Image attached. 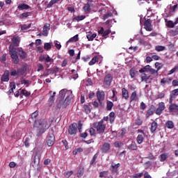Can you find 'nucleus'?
I'll return each instance as SVG.
<instances>
[{"mask_svg": "<svg viewBox=\"0 0 178 178\" xmlns=\"http://www.w3.org/2000/svg\"><path fill=\"white\" fill-rule=\"evenodd\" d=\"M29 16H31V13L30 12H25L20 15V19H24V17H29Z\"/></svg>", "mask_w": 178, "mask_h": 178, "instance_id": "obj_40", "label": "nucleus"}, {"mask_svg": "<svg viewBox=\"0 0 178 178\" xmlns=\"http://www.w3.org/2000/svg\"><path fill=\"white\" fill-rule=\"evenodd\" d=\"M33 166L37 173H40V172H41L42 170V165H41L40 163L33 165Z\"/></svg>", "mask_w": 178, "mask_h": 178, "instance_id": "obj_26", "label": "nucleus"}, {"mask_svg": "<svg viewBox=\"0 0 178 178\" xmlns=\"http://www.w3.org/2000/svg\"><path fill=\"white\" fill-rule=\"evenodd\" d=\"M76 133H77V124L76 123L71 124L68 128V134H70V136H73L76 134Z\"/></svg>", "mask_w": 178, "mask_h": 178, "instance_id": "obj_9", "label": "nucleus"}, {"mask_svg": "<svg viewBox=\"0 0 178 178\" xmlns=\"http://www.w3.org/2000/svg\"><path fill=\"white\" fill-rule=\"evenodd\" d=\"M31 27V24H23L21 26L22 30H29V29H30Z\"/></svg>", "mask_w": 178, "mask_h": 178, "instance_id": "obj_53", "label": "nucleus"}, {"mask_svg": "<svg viewBox=\"0 0 178 178\" xmlns=\"http://www.w3.org/2000/svg\"><path fill=\"white\" fill-rule=\"evenodd\" d=\"M165 49H166V47H165V46H156L155 47V51H156L157 52H162V51H165Z\"/></svg>", "mask_w": 178, "mask_h": 178, "instance_id": "obj_39", "label": "nucleus"}, {"mask_svg": "<svg viewBox=\"0 0 178 178\" xmlns=\"http://www.w3.org/2000/svg\"><path fill=\"white\" fill-rule=\"evenodd\" d=\"M91 2H92V0H88V3L85 4L84 6L83 7V9L84 12H86V13L88 12H91V5H90Z\"/></svg>", "mask_w": 178, "mask_h": 178, "instance_id": "obj_16", "label": "nucleus"}, {"mask_svg": "<svg viewBox=\"0 0 178 178\" xmlns=\"http://www.w3.org/2000/svg\"><path fill=\"white\" fill-rule=\"evenodd\" d=\"M66 94L67 95H69V90L67 89H63L60 91V95L61 98H65V97H66Z\"/></svg>", "mask_w": 178, "mask_h": 178, "instance_id": "obj_31", "label": "nucleus"}, {"mask_svg": "<svg viewBox=\"0 0 178 178\" xmlns=\"http://www.w3.org/2000/svg\"><path fill=\"white\" fill-rule=\"evenodd\" d=\"M70 42H77L79 41V35H75L69 40Z\"/></svg>", "mask_w": 178, "mask_h": 178, "instance_id": "obj_45", "label": "nucleus"}, {"mask_svg": "<svg viewBox=\"0 0 178 178\" xmlns=\"http://www.w3.org/2000/svg\"><path fill=\"white\" fill-rule=\"evenodd\" d=\"M165 127H167V129H173V127H175V124L173 123V121H167L165 122Z\"/></svg>", "mask_w": 178, "mask_h": 178, "instance_id": "obj_32", "label": "nucleus"}, {"mask_svg": "<svg viewBox=\"0 0 178 178\" xmlns=\"http://www.w3.org/2000/svg\"><path fill=\"white\" fill-rule=\"evenodd\" d=\"M96 95L99 106H102V102L105 99V92L98 90Z\"/></svg>", "mask_w": 178, "mask_h": 178, "instance_id": "obj_7", "label": "nucleus"}, {"mask_svg": "<svg viewBox=\"0 0 178 178\" xmlns=\"http://www.w3.org/2000/svg\"><path fill=\"white\" fill-rule=\"evenodd\" d=\"M177 70H178V65H175L174 67V68H172L171 70L169 71L168 74H173V73H175V72H176Z\"/></svg>", "mask_w": 178, "mask_h": 178, "instance_id": "obj_54", "label": "nucleus"}, {"mask_svg": "<svg viewBox=\"0 0 178 178\" xmlns=\"http://www.w3.org/2000/svg\"><path fill=\"white\" fill-rule=\"evenodd\" d=\"M59 1L60 0H51L49 3L47 4V8H52V6H54L55 3H57V2H59Z\"/></svg>", "mask_w": 178, "mask_h": 178, "instance_id": "obj_38", "label": "nucleus"}, {"mask_svg": "<svg viewBox=\"0 0 178 178\" xmlns=\"http://www.w3.org/2000/svg\"><path fill=\"white\" fill-rule=\"evenodd\" d=\"M92 105L93 106V107L97 109L99 106V103H98V102L97 101H94L92 103Z\"/></svg>", "mask_w": 178, "mask_h": 178, "instance_id": "obj_62", "label": "nucleus"}, {"mask_svg": "<svg viewBox=\"0 0 178 178\" xmlns=\"http://www.w3.org/2000/svg\"><path fill=\"white\" fill-rule=\"evenodd\" d=\"M113 16V14L112 13H108L107 14H105L103 17V20H106V19H109V17H112Z\"/></svg>", "mask_w": 178, "mask_h": 178, "instance_id": "obj_52", "label": "nucleus"}, {"mask_svg": "<svg viewBox=\"0 0 178 178\" xmlns=\"http://www.w3.org/2000/svg\"><path fill=\"white\" fill-rule=\"evenodd\" d=\"M86 19V15H78L72 18V22H81V20H84Z\"/></svg>", "mask_w": 178, "mask_h": 178, "instance_id": "obj_23", "label": "nucleus"}, {"mask_svg": "<svg viewBox=\"0 0 178 178\" xmlns=\"http://www.w3.org/2000/svg\"><path fill=\"white\" fill-rule=\"evenodd\" d=\"M54 133V129H51L46 138V144L48 147H52L55 144V134Z\"/></svg>", "mask_w": 178, "mask_h": 178, "instance_id": "obj_5", "label": "nucleus"}, {"mask_svg": "<svg viewBox=\"0 0 178 178\" xmlns=\"http://www.w3.org/2000/svg\"><path fill=\"white\" fill-rule=\"evenodd\" d=\"M19 42H20V39H19V38L17 37H14L11 40V43L9 46V54L15 65H19V62H20V59H19V56H17L16 55V50L17 49V48L15 47H19Z\"/></svg>", "mask_w": 178, "mask_h": 178, "instance_id": "obj_2", "label": "nucleus"}, {"mask_svg": "<svg viewBox=\"0 0 178 178\" xmlns=\"http://www.w3.org/2000/svg\"><path fill=\"white\" fill-rule=\"evenodd\" d=\"M51 73H52L51 68L46 70V72L42 76H43L44 77H47V76H49V74H51Z\"/></svg>", "mask_w": 178, "mask_h": 178, "instance_id": "obj_50", "label": "nucleus"}, {"mask_svg": "<svg viewBox=\"0 0 178 178\" xmlns=\"http://www.w3.org/2000/svg\"><path fill=\"white\" fill-rule=\"evenodd\" d=\"M31 7H30L29 4H26L25 3H21L17 6L18 10H27L29 9H31Z\"/></svg>", "mask_w": 178, "mask_h": 178, "instance_id": "obj_17", "label": "nucleus"}, {"mask_svg": "<svg viewBox=\"0 0 178 178\" xmlns=\"http://www.w3.org/2000/svg\"><path fill=\"white\" fill-rule=\"evenodd\" d=\"M97 158H98V154H95L92 160L90 161V165H94L95 161H97Z\"/></svg>", "mask_w": 178, "mask_h": 178, "instance_id": "obj_55", "label": "nucleus"}, {"mask_svg": "<svg viewBox=\"0 0 178 178\" xmlns=\"http://www.w3.org/2000/svg\"><path fill=\"white\" fill-rule=\"evenodd\" d=\"M130 99H131V102H133V101H137L138 97H137V91H134L131 96H130Z\"/></svg>", "mask_w": 178, "mask_h": 178, "instance_id": "obj_29", "label": "nucleus"}, {"mask_svg": "<svg viewBox=\"0 0 178 178\" xmlns=\"http://www.w3.org/2000/svg\"><path fill=\"white\" fill-rule=\"evenodd\" d=\"M170 112H178V105L176 104H171L169 106Z\"/></svg>", "mask_w": 178, "mask_h": 178, "instance_id": "obj_22", "label": "nucleus"}, {"mask_svg": "<svg viewBox=\"0 0 178 178\" xmlns=\"http://www.w3.org/2000/svg\"><path fill=\"white\" fill-rule=\"evenodd\" d=\"M23 95H24L25 97H30V95H31V93L27 91L26 89H22L20 93V98H23Z\"/></svg>", "mask_w": 178, "mask_h": 178, "instance_id": "obj_24", "label": "nucleus"}, {"mask_svg": "<svg viewBox=\"0 0 178 178\" xmlns=\"http://www.w3.org/2000/svg\"><path fill=\"white\" fill-rule=\"evenodd\" d=\"M54 101H55V97L51 95L48 100V102L50 103L49 106H52V104H54Z\"/></svg>", "mask_w": 178, "mask_h": 178, "instance_id": "obj_57", "label": "nucleus"}, {"mask_svg": "<svg viewBox=\"0 0 178 178\" xmlns=\"http://www.w3.org/2000/svg\"><path fill=\"white\" fill-rule=\"evenodd\" d=\"M124 144L121 141H115L114 143V146L115 148H120L121 147H123Z\"/></svg>", "mask_w": 178, "mask_h": 178, "instance_id": "obj_44", "label": "nucleus"}, {"mask_svg": "<svg viewBox=\"0 0 178 178\" xmlns=\"http://www.w3.org/2000/svg\"><path fill=\"white\" fill-rule=\"evenodd\" d=\"M10 89L8 92V95H10V94H13V90H16V85L13 83H10Z\"/></svg>", "mask_w": 178, "mask_h": 178, "instance_id": "obj_33", "label": "nucleus"}, {"mask_svg": "<svg viewBox=\"0 0 178 178\" xmlns=\"http://www.w3.org/2000/svg\"><path fill=\"white\" fill-rule=\"evenodd\" d=\"M169 158V154L168 153H163L160 156V162H165L166 159Z\"/></svg>", "mask_w": 178, "mask_h": 178, "instance_id": "obj_27", "label": "nucleus"}, {"mask_svg": "<svg viewBox=\"0 0 178 178\" xmlns=\"http://www.w3.org/2000/svg\"><path fill=\"white\" fill-rule=\"evenodd\" d=\"M171 93L172 94V95H174V97H177V95H178V88L172 90Z\"/></svg>", "mask_w": 178, "mask_h": 178, "instance_id": "obj_63", "label": "nucleus"}, {"mask_svg": "<svg viewBox=\"0 0 178 178\" xmlns=\"http://www.w3.org/2000/svg\"><path fill=\"white\" fill-rule=\"evenodd\" d=\"M169 81H172V79H168V78H163L161 80V86H165V84H166V83H169Z\"/></svg>", "mask_w": 178, "mask_h": 178, "instance_id": "obj_41", "label": "nucleus"}, {"mask_svg": "<svg viewBox=\"0 0 178 178\" xmlns=\"http://www.w3.org/2000/svg\"><path fill=\"white\" fill-rule=\"evenodd\" d=\"M127 148L129 149V151H137V149H138L137 143H136V142L134 140L131 141L130 145L127 146Z\"/></svg>", "mask_w": 178, "mask_h": 178, "instance_id": "obj_15", "label": "nucleus"}, {"mask_svg": "<svg viewBox=\"0 0 178 178\" xmlns=\"http://www.w3.org/2000/svg\"><path fill=\"white\" fill-rule=\"evenodd\" d=\"M136 141L138 144H143V141H144V136L141 134L138 135L136 137Z\"/></svg>", "mask_w": 178, "mask_h": 178, "instance_id": "obj_34", "label": "nucleus"}, {"mask_svg": "<svg viewBox=\"0 0 178 178\" xmlns=\"http://www.w3.org/2000/svg\"><path fill=\"white\" fill-rule=\"evenodd\" d=\"M115 112H111L109 113V120H110V123L112 124V123H113V122H115Z\"/></svg>", "mask_w": 178, "mask_h": 178, "instance_id": "obj_36", "label": "nucleus"}, {"mask_svg": "<svg viewBox=\"0 0 178 178\" xmlns=\"http://www.w3.org/2000/svg\"><path fill=\"white\" fill-rule=\"evenodd\" d=\"M112 80H113V76L112 75V74H108L107 75H106L104 80V86H107V87H109L112 83Z\"/></svg>", "mask_w": 178, "mask_h": 178, "instance_id": "obj_10", "label": "nucleus"}, {"mask_svg": "<svg viewBox=\"0 0 178 178\" xmlns=\"http://www.w3.org/2000/svg\"><path fill=\"white\" fill-rule=\"evenodd\" d=\"M21 84H25L26 87H29L30 86V83L29 82V80L24 79L21 81Z\"/></svg>", "mask_w": 178, "mask_h": 178, "instance_id": "obj_61", "label": "nucleus"}, {"mask_svg": "<svg viewBox=\"0 0 178 178\" xmlns=\"http://www.w3.org/2000/svg\"><path fill=\"white\" fill-rule=\"evenodd\" d=\"M72 175H73V170L67 171V172H64V174H63L64 177L66 178L70 177L72 176Z\"/></svg>", "mask_w": 178, "mask_h": 178, "instance_id": "obj_47", "label": "nucleus"}, {"mask_svg": "<svg viewBox=\"0 0 178 178\" xmlns=\"http://www.w3.org/2000/svg\"><path fill=\"white\" fill-rule=\"evenodd\" d=\"M72 99H73V92L72 90L68 91V95H67L65 99L64 100L63 104L60 106V104H58V108L60 109V108H63V109H65V108H67L68 105H70V102L72 101Z\"/></svg>", "mask_w": 178, "mask_h": 178, "instance_id": "obj_4", "label": "nucleus"}, {"mask_svg": "<svg viewBox=\"0 0 178 178\" xmlns=\"http://www.w3.org/2000/svg\"><path fill=\"white\" fill-rule=\"evenodd\" d=\"M9 70L5 71L3 76L1 78V81H8L9 80Z\"/></svg>", "mask_w": 178, "mask_h": 178, "instance_id": "obj_18", "label": "nucleus"}, {"mask_svg": "<svg viewBox=\"0 0 178 178\" xmlns=\"http://www.w3.org/2000/svg\"><path fill=\"white\" fill-rule=\"evenodd\" d=\"M40 164V157H37V156H35L33 158V165H38Z\"/></svg>", "mask_w": 178, "mask_h": 178, "instance_id": "obj_51", "label": "nucleus"}, {"mask_svg": "<svg viewBox=\"0 0 178 178\" xmlns=\"http://www.w3.org/2000/svg\"><path fill=\"white\" fill-rule=\"evenodd\" d=\"M122 96L124 99H129V90L126 88L122 89Z\"/></svg>", "mask_w": 178, "mask_h": 178, "instance_id": "obj_19", "label": "nucleus"}, {"mask_svg": "<svg viewBox=\"0 0 178 178\" xmlns=\"http://www.w3.org/2000/svg\"><path fill=\"white\" fill-rule=\"evenodd\" d=\"M19 56L20 58H22V59H26V58H27V53H26L24 51H23V49L22 47H18L16 49V55L17 56Z\"/></svg>", "mask_w": 178, "mask_h": 178, "instance_id": "obj_11", "label": "nucleus"}, {"mask_svg": "<svg viewBox=\"0 0 178 178\" xmlns=\"http://www.w3.org/2000/svg\"><path fill=\"white\" fill-rule=\"evenodd\" d=\"M143 175H144V173H143V172L136 173V174L133 175V177H134V178H141V177H143Z\"/></svg>", "mask_w": 178, "mask_h": 178, "instance_id": "obj_58", "label": "nucleus"}, {"mask_svg": "<svg viewBox=\"0 0 178 178\" xmlns=\"http://www.w3.org/2000/svg\"><path fill=\"white\" fill-rule=\"evenodd\" d=\"M113 108V102L111 101L107 100L106 101V111H112Z\"/></svg>", "mask_w": 178, "mask_h": 178, "instance_id": "obj_28", "label": "nucleus"}, {"mask_svg": "<svg viewBox=\"0 0 178 178\" xmlns=\"http://www.w3.org/2000/svg\"><path fill=\"white\" fill-rule=\"evenodd\" d=\"M37 116H38V111H35L31 114V119L35 122L34 127L36 129V136L40 137V136L44 134L49 128L51 127V123H48V121L45 119H40L37 120Z\"/></svg>", "mask_w": 178, "mask_h": 178, "instance_id": "obj_1", "label": "nucleus"}, {"mask_svg": "<svg viewBox=\"0 0 178 178\" xmlns=\"http://www.w3.org/2000/svg\"><path fill=\"white\" fill-rule=\"evenodd\" d=\"M109 149H111V143H104L101 147V151L103 154H108Z\"/></svg>", "mask_w": 178, "mask_h": 178, "instance_id": "obj_13", "label": "nucleus"}, {"mask_svg": "<svg viewBox=\"0 0 178 178\" xmlns=\"http://www.w3.org/2000/svg\"><path fill=\"white\" fill-rule=\"evenodd\" d=\"M51 48H52V46L51 45V43L49 42H46L44 43V49L46 50V51H49L51 49Z\"/></svg>", "mask_w": 178, "mask_h": 178, "instance_id": "obj_46", "label": "nucleus"}, {"mask_svg": "<svg viewBox=\"0 0 178 178\" xmlns=\"http://www.w3.org/2000/svg\"><path fill=\"white\" fill-rule=\"evenodd\" d=\"M156 111V108L154 105H151L150 108L147 111L146 114H145V118L146 119H148L149 116H152L154 113H155Z\"/></svg>", "mask_w": 178, "mask_h": 178, "instance_id": "obj_12", "label": "nucleus"}, {"mask_svg": "<svg viewBox=\"0 0 178 178\" xmlns=\"http://www.w3.org/2000/svg\"><path fill=\"white\" fill-rule=\"evenodd\" d=\"M93 127L96 129L97 134H104L106 129V124H104V120H101L98 122H94Z\"/></svg>", "mask_w": 178, "mask_h": 178, "instance_id": "obj_3", "label": "nucleus"}, {"mask_svg": "<svg viewBox=\"0 0 178 178\" xmlns=\"http://www.w3.org/2000/svg\"><path fill=\"white\" fill-rule=\"evenodd\" d=\"M175 26H176V24H175V22H173V21H168L167 22V27H168V29H173V27H175Z\"/></svg>", "mask_w": 178, "mask_h": 178, "instance_id": "obj_43", "label": "nucleus"}, {"mask_svg": "<svg viewBox=\"0 0 178 178\" xmlns=\"http://www.w3.org/2000/svg\"><path fill=\"white\" fill-rule=\"evenodd\" d=\"M88 131L90 133V136H95V129L92 127H90Z\"/></svg>", "mask_w": 178, "mask_h": 178, "instance_id": "obj_56", "label": "nucleus"}, {"mask_svg": "<svg viewBox=\"0 0 178 178\" xmlns=\"http://www.w3.org/2000/svg\"><path fill=\"white\" fill-rule=\"evenodd\" d=\"M111 33H112V31L110 29L105 30L104 27H100L99 30H98L99 35L103 37L104 40H106V38H108V35H109Z\"/></svg>", "mask_w": 178, "mask_h": 178, "instance_id": "obj_6", "label": "nucleus"}, {"mask_svg": "<svg viewBox=\"0 0 178 178\" xmlns=\"http://www.w3.org/2000/svg\"><path fill=\"white\" fill-rule=\"evenodd\" d=\"M17 76H23L24 73L26 72V70H24V68H18L17 70Z\"/></svg>", "mask_w": 178, "mask_h": 178, "instance_id": "obj_42", "label": "nucleus"}, {"mask_svg": "<svg viewBox=\"0 0 178 178\" xmlns=\"http://www.w3.org/2000/svg\"><path fill=\"white\" fill-rule=\"evenodd\" d=\"M135 123L137 126H141V124H143V120H141L140 117H138L135 120Z\"/></svg>", "mask_w": 178, "mask_h": 178, "instance_id": "obj_49", "label": "nucleus"}, {"mask_svg": "<svg viewBox=\"0 0 178 178\" xmlns=\"http://www.w3.org/2000/svg\"><path fill=\"white\" fill-rule=\"evenodd\" d=\"M95 37H97V33L88 34L86 35V38L88 41H93L94 38H95Z\"/></svg>", "mask_w": 178, "mask_h": 178, "instance_id": "obj_37", "label": "nucleus"}, {"mask_svg": "<svg viewBox=\"0 0 178 178\" xmlns=\"http://www.w3.org/2000/svg\"><path fill=\"white\" fill-rule=\"evenodd\" d=\"M156 129H158V122L154 121L151 124V127H150L151 133H155V131H156Z\"/></svg>", "mask_w": 178, "mask_h": 178, "instance_id": "obj_21", "label": "nucleus"}, {"mask_svg": "<svg viewBox=\"0 0 178 178\" xmlns=\"http://www.w3.org/2000/svg\"><path fill=\"white\" fill-rule=\"evenodd\" d=\"M99 60V57L95 56L89 62L88 65L89 66H92L93 65H95V63H97V62H98Z\"/></svg>", "mask_w": 178, "mask_h": 178, "instance_id": "obj_25", "label": "nucleus"}, {"mask_svg": "<svg viewBox=\"0 0 178 178\" xmlns=\"http://www.w3.org/2000/svg\"><path fill=\"white\" fill-rule=\"evenodd\" d=\"M136 73H138V72L136 71V68H131L129 70V76H131V79H134L136 76Z\"/></svg>", "mask_w": 178, "mask_h": 178, "instance_id": "obj_35", "label": "nucleus"}, {"mask_svg": "<svg viewBox=\"0 0 178 178\" xmlns=\"http://www.w3.org/2000/svg\"><path fill=\"white\" fill-rule=\"evenodd\" d=\"M108 173L106 171L101 172L99 173V177H107Z\"/></svg>", "mask_w": 178, "mask_h": 178, "instance_id": "obj_59", "label": "nucleus"}, {"mask_svg": "<svg viewBox=\"0 0 178 178\" xmlns=\"http://www.w3.org/2000/svg\"><path fill=\"white\" fill-rule=\"evenodd\" d=\"M10 76H17V71L16 70H12L10 72Z\"/></svg>", "mask_w": 178, "mask_h": 178, "instance_id": "obj_64", "label": "nucleus"}, {"mask_svg": "<svg viewBox=\"0 0 178 178\" xmlns=\"http://www.w3.org/2000/svg\"><path fill=\"white\" fill-rule=\"evenodd\" d=\"M83 112H85V113H91V108H90V106L84 104L83 106Z\"/></svg>", "mask_w": 178, "mask_h": 178, "instance_id": "obj_30", "label": "nucleus"}, {"mask_svg": "<svg viewBox=\"0 0 178 178\" xmlns=\"http://www.w3.org/2000/svg\"><path fill=\"white\" fill-rule=\"evenodd\" d=\"M149 72L151 73V74H156V76H158V70H155L154 68H150Z\"/></svg>", "mask_w": 178, "mask_h": 178, "instance_id": "obj_60", "label": "nucleus"}, {"mask_svg": "<svg viewBox=\"0 0 178 178\" xmlns=\"http://www.w3.org/2000/svg\"><path fill=\"white\" fill-rule=\"evenodd\" d=\"M165 108L166 107L165 106V103L163 102L159 103V106L155 111L156 115L161 116V115H162V112L165 111Z\"/></svg>", "mask_w": 178, "mask_h": 178, "instance_id": "obj_8", "label": "nucleus"}, {"mask_svg": "<svg viewBox=\"0 0 178 178\" xmlns=\"http://www.w3.org/2000/svg\"><path fill=\"white\" fill-rule=\"evenodd\" d=\"M84 175V169L79 168L77 172V177H81Z\"/></svg>", "mask_w": 178, "mask_h": 178, "instance_id": "obj_48", "label": "nucleus"}, {"mask_svg": "<svg viewBox=\"0 0 178 178\" xmlns=\"http://www.w3.org/2000/svg\"><path fill=\"white\" fill-rule=\"evenodd\" d=\"M112 173H118V168H120V163L115 164V163H111Z\"/></svg>", "mask_w": 178, "mask_h": 178, "instance_id": "obj_20", "label": "nucleus"}, {"mask_svg": "<svg viewBox=\"0 0 178 178\" xmlns=\"http://www.w3.org/2000/svg\"><path fill=\"white\" fill-rule=\"evenodd\" d=\"M144 29L146 31H152V24L151 23V19H148L144 22Z\"/></svg>", "mask_w": 178, "mask_h": 178, "instance_id": "obj_14", "label": "nucleus"}]
</instances>
